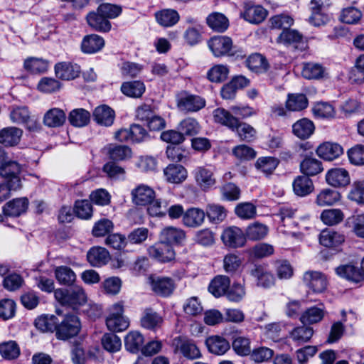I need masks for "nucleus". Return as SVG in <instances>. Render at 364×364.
I'll list each match as a JSON object with an SVG mask.
<instances>
[{
	"label": "nucleus",
	"instance_id": "1",
	"mask_svg": "<svg viewBox=\"0 0 364 364\" xmlns=\"http://www.w3.org/2000/svg\"><path fill=\"white\" fill-rule=\"evenodd\" d=\"M214 121L235 132L240 141L251 142L256 139L257 131L250 124L242 122L229 110L219 107L213 113Z\"/></svg>",
	"mask_w": 364,
	"mask_h": 364
},
{
	"label": "nucleus",
	"instance_id": "2",
	"mask_svg": "<svg viewBox=\"0 0 364 364\" xmlns=\"http://www.w3.org/2000/svg\"><path fill=\"white\" fill-rule=\"evenodd\" d=\"M55 299L63 306H68L73 310L84 305L87 297L85 289L81 286H74L70 289L59 288L55 290Z\"/></svg>",
	"mask_w": 364,
	"mask_h": 364
},
{
	"label": "nucleus",
	"instance_id": "3",
	"mask_svg": "<svg viewBox=\"0 0 364 364\" xmlns=\"http://www.w3.org/2000/svg\"><path fill=\"white\" fill-rule=\"evenodd\" d=\"M107 328L112 332L125 331L129 326V319L124 316V304L122 301L113 304L109 309L106 318Z\"/></svg>",
	"mask_w": 364,
	"mask_h": 364
},
{
	"label": "nucleus",
	"instance_id": "4",
	"mask_svg": "<svg viewBox=\"0 0 364 364\" xmlns=\"http://www.w3.org/2000/svg\"><path fill=\"white\" fill-rule=\"evenodd\" d=\"M205 105V100L200 95L183 91L177 96V108L184 114L197 112L203 109Z\"/></svg>",
	"mask_w": 364,
	"mask_h": 364
},
{
	"label": "nucleus",
	"instance_id": "5",
	"mask_svg": "<svg viewBox=\"0 0 364 364\" xmlns=\"http://www.w3.org/2000/svg\"><path fill=\"white\" fill-rule=\"evenodd\" d=\"M81 329L79 317L74 314H67L61 321H58L56 338L67 341L78 335Z\"/></svg>",
	"mask_w": 364,
	"mask_h": 364
},
{
	"label": "nucleus",
	"instance_id": "6",
	"mask_svg": "<svg viewBox=\"0 0 364 364\" xmlns=\"http://www.w3.org/2000/svg\"><path fill=\"white\" fill-rule=\"evenodd\" d=\"M149 138L146 129L138 124H132L129 129L122 128L114 134V139L121 142L140 143Z\"/></svg>",
	"mask_w": 364,
	"mask_h": 364
},
{
	"label": "nucleus",
	"instance_id": "7",
	"mask_svg": "<svg viewBox=\"0 0 364 364\" xmlns=\"http://www.w3.org/2000/svg\"><path fill=\"white\" fill-rule=\"evenodd\" d=\"M208 45L216 57L235 54L232 40L227 36H215L210 38Z\"/></svg>",
	"mask_w": 364,
	"mask_h": 364
},
{
	"label": "nucleus",
	"instance_id": "8",
	"mask_svg": "<svg viewBox=\"0 0 364 364\" xmlns=\"http://www.w3.org/2000/svg\"><path fill=\"white\" fill-rule=\"evenodd\" d=\"M277 215L280 218L282 225L286 228V230L282 231L285 233L294 232L298 227L300 219L298 209L288 205H283L279 208Z\"/></svg>",
	"mask_w": 364,
	"mask_h": 364
},
{
	"label": "nucleus",
	"instance_id": "9",
	"mask_svg": "<svg viewBox=\"0 0 364 364\" xmlns=\"http://www.w3.org/2000/svg\"><path fill=\"white\" fill-rule=\"evenodd\" d=\"M21 165L15 161L2 163L0 166V176L7 179V183L14 189L21 188Z\"/></svg>",
	"mask_w": 364,
	"mask_h": 364
},
{
	"label": "nucleus",
	"instance_id": "10",
	"mask_svg": "<svg viewBox=\"0 0 364 364\" xmlns=\"http://www.w3.org/2000/svg\"><path fill=\"white\" fill-rule=\"evenodd\" d=\"M221 240L223 244L230 248L242 247L245 245V234L242 229L236 226L225 228L222 235Z\"/></svg>",
	"mask_w": 364,
	"mask_h": 364
},
{
	"label": "nucleus",
	"instance_id": "11",
	"mask_svg": "<svg viewBox=\"0 0 364 364\" xmlns=\"http://www.w3.org/2000/svg\"><path fill=\"white\" fill-rule=\"evenodd\" d=\"M303 282L314 292L321 293L326 290L328 281L326 275L318 271H306L303 276Z\"/></svg>",
	"mask_w": 364,
	"mask_h": 364
},
{
	"label": "nucleus",
	"instance_id": "12",
	"mask_svg": "<svg viewBox=\"0 0 364 364\" xmlns=\"http://www.w3.org/2000/svg\"><path fill=\"white\" fill-rule=\"evenodd\" d=\"M149 280L151 290L160 296H169L176 287L173 279L170 277L151 276Z\"/></svg>",
	"mask_w": 364,
	"mask_h": 364
},
{
	"label": "nucleus",
	"instance_id": "13",
	"mask_svg": "<svg viewBox=\"0 0 364 364\" xmlns=\"http://www.w3.org/2000/svg\"><path fill=\"white\" fill-rule=\"evenodd\" d=\"M132 200L139 206L148 205L156 198L154 190L146 184H139L131 191Z\"/></svg>",
	"mask_w": 364,
	"mask_h": 364
},
{
	"label": "nucleus",
	"instance_id": "14",
	"mask_svg": "<svg viewBox=\"0 0 364 364\" xmlns=\"http://www.w3.org/2000/svg\"><path fill=\"white\" fill-rule=\"evenodd\" d=\"M173 343L176 346V350L188 359L193 360L201 356L199 348L191 339L178 336L173 340Z\"/></svg>",
	"mask_w": 364,
	"mask_h": 364
},
{
	"label": "nucleus",
	"instance_id": "15",
	"mask_svg": "<svg viewBox=\"0 0 364 364\" xmlns=\"http://www.w3.org/2000/svg\"><path fill=\"white\" fill-rule=\"evenodd\" d=\"M326 183L335 188L346 187L350 183L349 173L343 168H333L326 173Z\"/></svg>",
	"mask_w": 364,
	"mask_h": 364
},
{
	"label": "nucleus",
	"instance_id": "16",
	"mask_svg": "<svg viewBox=\"0 0 364 364\" xmlns=\"http://www.w3.org/2000/svg\"><path fill=\"white\" fill-rule=\"evenodd\" d=\"M316 153L324 161H332L343 154V149L338 143L325 141L316 148Z\"/></svg>",
	"mask_w": 364,
	"mask_h": 364
},
{
	"label": "nucleus",
	"instance_id": "17",
	"mask_svg": "<svg viewBox=\"0 0 364 364\" xmlns=\"http://www.w3.org/2000/svg\"><path fill=\"white\" fill-rule=\"evenodd\" d=\"M103 151L114 161H126L132 158V149L127 145L109 144L103 148Z\"/></svg>",
	"mask_w": 364,
	"mask_h": 364
},
{
	"label": "nucleus",
	"instance_id": "18",
	"mask_svg": "<svg viewBox=\"0 0 364 364\" xmlns=\"http://www.w3.org/2000/svg\"><path fill=\"white\" fill-rule=\"evenodd\" d=\"M249 272L256 281L257 286L268 288L274 283L273 274L264 265L254 264Z\"/></svg>",
	"mask_w": 364,
	"mask_h": 364
},
{
	"label": "nucleus",
	"instance_id": "19",
	"mask_svg": "<svg viewBox=\"0 0 364 364\" xmlns=\"http://www.w3.org/2000/svg\"><path fill=\"white\" fill-rule=\"evenodd\" d=\"M149 255L161 262H168L175 259V252L171 245L166 242H159L149 247Z\"/></svg>",
	"mask_w": 364,
	"mask_h": 364
},
{
	"label": "nucleus",
	"instance_id": "20",
	"mask_svg": "<svg viewBox=\"0 0 364 364\" xmlns=\"http://www.w3.org/2000/svg\"><path fill=\"white\" fill-rule=\"evenodd\" d=\"M86 21L88 26L95 31L107 33L112 28L110 21L101 12H99L98 9L89 12L86 16Z\"/></svg>",
	"mask_w": 364,
	"mask_h": 364
},
{
	"label": "nucleus",
	"instance_id": "21",
	"mask_svg": "<svg viewBox=\"0 0 364 364\" xmlns=\"http://www.w3.org/2000/svg\"><path fill=\"white\" fill-rule=\"evenodd\" d=\"M326 314L323 304L307 308L299 316L300 322L304 325H312L321 322Z\"/></svg>",
	"mask_w": 364,
	"mask_h": 364
},
{
	"label": "nucleus",
	"instance_id": "22",
	"mask_svg": "<svg viewBox=\"0 0 364 364\" xmlns=\"http://www.w3.org/2000/svg\"><path fill=\"white\" fill-rule=\"evenodd\" d=\"M278 41L285 45L293 46L295 49L303 50L306 44L303 35L298 31L291 29L282 31L278 38Z\"/></svg>",
	"mask_w": 364,
	"mask_h": 364
},
{
	"label": "nucleus",
	"instance_id": "23",
	"mask_svg": "<svg viewBox=\"0 0 364 364\" xmlns=\"http://www.w3.org/2000/svg\"><path fill=\"white\" fill-rule=\"evenodd\" d=\"M196 181L200 188L206 191L216 183V178L213 171L206 166H199L194 171Z\"/></svg>",
	"mask_w": 364,
	"mask_h": 364
},
{
	"label": "nucleus",
	"instance_id": "24",
	"mask_svg": "<svg viewBox=\"0 0 364 364\" xmlns=\"http://www.w3.org/2000/svg\"><path fill=\"white\" fill-rule=\"evenodd\" d=\"M267 11L262 6L254 5L251 3L245 4V10L242 14V17L247 21L258 24L262 23L267 17Z\"/></svg>",
	"mask_w": 364,
	"mask_h": 364
},
{
	"label": "nucleus",
	"instance_id": "25",
	"mask_svg": "<svg viewBox=\"0 0 364 364\" xmlns=\"http://www.w3.org/2000/svg\"><path fill=\"white\" fill-rule=\"evenodd\" d=\"M56 76L63 80H72L79 76L80 68L69 62L58 63L55 65Z\"/></svg>",
	"mask_w": 364,
	"mask_h": 364
},
{
	"label": "nucleus",
	"instance_id": "26",
	"mask_svg": "<svg viewBox=\"0 0 364 364\" xmlns=\"http://www.w3.org/2000/svg\"><path fill=\"white\" fill-rule=\"evenodd\" d=\"M205 343L210 353L218 355L225 354L230 348L228 340L218 335L208 336Z\"/></svg>",
	"mask_w": 364,
	"mask_h": 364
},
{
	"label": "nucleus",
	"instance_id": "27",
	"mask_svg": "<svg viewBox=\"0 0 364 364\" xmlns=\"http://www.w3.org/2000/svg\"><path fill=\"white\" fill-rule=\"evenodd\" d=\"M345 241V235L331 229L323 230L319 235V242L321 245L334 248L337 247Z\"/></svg>",
	"mask_w": 364,
	"mask_h": 364
},
{
	"label": "nucleus",
	"instance_id": "28",
	"mask_svg": "<svg viewBox=\"0 0 364 364\" xmlns=\"http://www.w3.org/2000/svg\"><path fill=\"white\" fill-rule=\"evenodd\" d=\"M246 66L257 74H263L269 69V63L263 55L255 53L251 54L245 60Z\"/></svg>",
	"mask_w": 364,
	"mask_h": 364
},
{
	"label": "nucleus",
	"instance_id": "29",
	"mask_svg": "<svg viewBox=\"0 0 364 364\" xmlns=\"http://www.w3.org/2000/svg\"><path fill=\"white\" fill-rule=\"evenodd\" d=\"M140 321L142 327L155 331L161 327L164 319L153 309L147 308L144 310Z\"/></svg>",
	"mask_w": 364,
	"mask_h": 364
},
{
	"label": "nucleus",
	"instance_id": "30",
	"mask_svg": "<svg viewBox=\"0 0 364 364\" xmlns=\"http://www.w3.org/2000/svg\"><path fill=\"white\" fill-rule=\"evenodd\" d=\"M205 213L198 208H188L183 214V224L188 228H196L205 221Z\"/></svg>",
	"mask_w": 364,
	"mask_h": 364
},
{
	"label": "nucleus",
	"instance_id": "31",
	"mask_svg": "<svg viewBox=\"0 0 364 364\" xmlns=\"http://www.w3.org/2000/svg\"><path fill=\"white\" fill-rule=\"evenodd\" d=\"M160 238L162 242L168 245L181 244L186 238V232L181 228L169 226L164 228L161 233Z\"/></svg>",
	"mask_w": 364,
	"mask_h": 364
},
{
	"label": "nucleus",
	"instance_id": "32",
	"mask_svg": "<svg viewBox=\"0 0 364 364\" xmlns=\"http://www.w3.org/2000/svg\"><path fill=\"white\" fill-rule=\"evenodd\" d=\"M230 287V279L225 275H218L210 282L208 290L215 297L226 294Z\"/></svg>",
	"mask_w": 364,
	"mask_h": 364
},
{
	"label": "nucleus",
	"instance_id": "33",
	"mask_svg": "<svg viewBox=\"0 0 364 364\" xmlns=\"http://www.w3.org/2000/svg\"><path fill=\"white\" fill-rule=\"evenodd\" d=\"M166 180L168 183L178 184L187 178V171L181 165L169 164L164 170Z\"/></svg>",
	"mask_w": 364,
	"mask_h": 364
},
{
	"label": "nucleus",
	"instance_id": "34",
	"mask_svg": "<svg viewBox=\"0 0 364 364\" xmlns=\"http://www.w3.org/2000/svg\"><path fill=\"white\" fill-rule=\"evenodd\" d=\"M156 22L163 27H171L180 20V15L175 9H164L154 14Z\"/></svg>",
	"mask_w": 364,
	"mask_h": 364
},
{
	"label": "nucleus",
	"instance_id": "35",
	"mask_svg": "<svg viewBox=\"0 0 364 364\" xmlns=\"http://www.w3.org/2000/svg\"><path fill=\"white\" fill-rule=\"evenodd\" d=\"M323 170L322 162L313 156H306L300 163V171L307 177L316 176Z\"/></svg>",
	"mask_w": 364,
	"mask_h": 364
},
{
	"label": "nucleus",
	"instance_id": "36",
	"mask_svg": "<svg viewBox=\"0 0 364 364\" xmlns=\"http://www.w3.org/2000/svg\"><path fill=\"white\" fill-rule=\"evenodd\" d=\"M87 259L92 267H101L108 262L109 253L104 247H93L88 251Z\"/></svg>",
	"mask_w": 364,
	"mask_h": 364
},
{
	"label": "nucleus",
	"instance_id": "37",
	"mask_svg": "<svg viewBox=\"0 0 364 364\" xmlns=\"http://www.w3.org/2000/svg\"><path fill=\"white\" fill-rule=\"evenodd\" d=\"M315 126L312 121L303 118L296 122L292 126L293 134L301 139L309 138L314 133Z\"/></svg>",
	"mask_w": 364,
	"mask_h": 364
},
{
	"label": "nucleus",
	"instance_id": "38",
	"mask_svg": "<svg viewBox=\"0 0 364 364\" xmlns=\"http://www.w3.org/2000/svg\"><path fill=\"white\" fill-rule=\"evenodd\" d=\"M105 46V40L97 34L85 36L81 43L82 51L85 53H95Z\"/></svg>",
	"mask_w": 364,
	"mask_h": 364
},
{
	"label": "nucleus",
	"instance_id": "39",
	"mask_svg": "<svg viewBox=\"0 0 364 364\" xmlns=\"http://www.w3.org/2000/svg\"><path fill=\"white\" fill-rule=\"evenodd\" d=\"M309 105L306 96L302 93H289L285 102L286 109L290 112H300Z\"/></svg>",
	"mask_w": 364,
	"mask_h": 364
},
{
	"label": "nucleus",
	"instance_id": "40",
	"mask_svg": "<svg viewBox=\"0 0 364 364\" xmlns=\"http://www.w3.org/2000/svg\"><path fill=\"white\" fill-rule=\"evenodd\" d=\"M336 272L340 277L356 283L364 279L361 269L352 264L341 265L336 269Z\"/></svg>",
	"mask_w": 364,
	"mask_h": 364
},
{
	"label": "nucleus",
	"instance_id": "41",
	"mask_svg": "<svg viewBox=\"0 0 364 364\" xmlns=\"http://www.w3.org/2000/svg\"><path fill=\"white\" fill-rule=\"evenodd\" d=\"M66 115L63 109L52 108L47 111L43 117V123L48 127H59L63 125Z\"/></svg>",
	"mask_w": 364,
	"mask_h": 364
},
{
	"label": "nucleus",
	"instance_id": "42",
	"mask_svg": "<svg viewBox=\"0 0 364 364\" xmlns=\"http://www.w3.org/2000/svg\"><path fill=\"white\" fill-rule=\"evenodd\" d=\"M93 117L99 124L111 126L114 122V112L107 105H101L95 109Z\"/></svg>",
	"mask_w": 364,
	"mask_h": 364
},
{
	"label": "nucleus",
	"instance_id": "43",
	"mask_svg": "<svg viewBox=\"0 0 364 364\" xmlns=\"http://www.w3.org/2000/svg\"><path fill=\"white\" fill-rule=\"evenodd\" d=\"M293 191L298 196H306L314 191L313 181L306 176H298L293 181Z\"/></svg>",
	"mask_w": 364,
	"mask_h": 364
},
{
	"label": "nucleus",
	"instance_id": "44",
	"mask_svg": "<svg viewBox=\"0 0 364 364\" xmlns=\"http://www.w3.org/2000/svg\"><path fill=\"white\" fill-rule=\"evenodd\" d=\"M55 277L61 285L70 287L76 281V274L74 271L68 266H58L54 269Z\"/></svg>",
	"mask_w": 364,
	"mask_h": 364
},
{
	"label": "nucleus",
	"instance_id": "45",
	"mask_svg": "<svg viewBox=\"0 0 364 364\" xmlns=\"http://www.w3.org/2000/svg\"><path fill=\"white\" fill-rule=\"evenodd\" d=\"M146 90L145 85L140 80L124 82L121 86L122 92L132 98H139Z\"/></svg>",
	"mask_w": 364,
	"mask_h": 364
},
{
	"label": "nucleus",
	"instance_id": "46",
	"mask_svg": "<svg viewBox=\"0 0 364 364\" xmlns=\"http://www.w3.org/2000/svg\"><path fill=\"white\" fill-rule=\"evenodd\" d=\"M22 131L16 127H7L0 131V143L6 146H13L18 144Z\"/></svg>",
	"mask_w": 364,
	"mask_h": 364
},
{
	"label": "nucleus",
	"instance_id": "47",
	"mask_svg": "<svg viewBox=\"0 0 364 364\" xmlns=\"http://www.w3.org/2000/svg\"><path fill=\"white\" fill-rule=\"evenodd\" d=\"M268 227L261 223L250 224L245 230V237L250 240L257 241L264 239L268 234Z\"/></svg>",
	"mask_w": 364,
	"mask_h": 364
},
{
	"label": "nucleus",
	"instance_id": "48",
	"mask_svg": "<svg viewBox=\"0 0 364 364\" xmlns=\"http://www.w3.org/2000/svg\"><path fill=\"white\" fill-rule=\"evenodd\" d=\"M58 321V318L54 315H44L35 320V326L42 332H55L56 334Z\"/></svg>",
	"mask_w": 364,
	"mask_h": 364
},
{
	"label": "nucleus",
	"instance_id": "49",
	"mask_svg": "<svg viewBox=\"0 0 364 364\" xmlns=\"http://www.w3.org/2000/svg\"><path fill=\"white\" fill-rule=\"evenodd\" d=\"M341 193L331 188H324L317 195L316 203L319 206L333 205L341 200Z\"/></svg>",
	"mask_w": 364,
	"mask_h": 364
},
{
	"label": "nucleus",
	"instance_id": "50",
	"mask_svg": "<svg viewBox=\"0 0 364 364\" xmlns=\"http://www.w3.org/2000/svg\"><path fill=\"white\" fill-rule=\"evenodd\" d=\"M313 328L308 325L295 327L290 332V338L296 343L301 345L310 341L314 335Z\"/></svg>",
	"mask_w": 364,
	"mask_h": 364
},
{
	"label": "nucleus",
	"instance_id": "51",
	"mask_svg": "<svg viewBox=\"0 0 364 364\" xmlns=\"http://www.w3.org/2000/svg\"><path fill=\"white\" fill-rule=\"evenodd\" d=\"M206 22L208 26L216 32H224L229 26V21L227 17L220 13H213L210 14Z\"/></svg>",
	"mask_w": 364,
	"mask_h": 364
},
{
	"label": "nucleus",
	"instance_id": "52",
	"mask_svg": "<svg viewBox=\"0 0 364 364\" xmlns=\"http://www.w3.org/2000/svg\"><path fill=\"white\" fill-rule=\"evenodd\" d=\"M21 353L19 346L14 341H9L0 343V355L8 360L17 358Z\"/></svg>",
	"mask_w": 364,
	"mask_h": 364
},
{
	"label": "nucleus",
	"instance_id": "53",
	"mask_svg": "<svg viewBox=\"0 0 364 364\" xmlns=\"http://www.w3.org/2000/svg\"><path fill=\"white\" fill-rule=\"evenodd\" d=\"M90 120V114L84 109H75L71 111L68 116V121L71 125L76 127H82L88 124Z\"/></svg>",
	"mask_w": 364,
	"mask_h": 364
},
{
	"label": "nucleus",
	"instance_id": "54",
	"mask_svg": "<svg viewBox=\"0 0 364 364\" xmlns=\"http://www.w3.org/2000/svg\"><path fill=\"white\" fill-rule=\"evenodd\" d=\"M167 158L173 162H185L189 158L188 151L178 145H169L166 150Z\"/></svg>",
	"mask_w": 364,
	"mask_h": 364
},
{
	"label": "nucleus",
	"instance_id": "55",
	"mask_svg": "<svg viewBox=\"0 0 364 364\" xmlns=\"http://www.w3.org/2000/svg\"><path fill=\"white\" fill-rule=\"evenodd\" d=\"M363 16L362 12L354 6H349L342 9L339 20L346 24H357Z\"/></svg>",
	"mask_w": 364,
	"mask_h": 364
},
{
	"label": "nucleus",
	"instance_id": "56",
	"mask_svg": "<svg viewBox=\"0 0 364 364\" xmlns=\"http://www.w3.org/2000/svg\"><path fill=\"white\" fill-rule=\"evenodd\" d=\"M125 347L131 353H137L144 342V336L139 332H129L125 337Z\"/></svg>",
	"mask_w": 364,
	"mask_h": 364
},
{
	"label": "nucleus",
	"instance_id": "57",
	"mask_svg": "<svg viewBox=\"0 0 364 364\" xmlns=\"http://www.w3.org/2000/svg\"><path fill=\"white\" fill-rule=\"evenodd\" d=\"M235 213L242 220H251L257 215V208L250 202L240 203L236 205Z\"/></svg>",
	"mask_w": 364,
	"mask_h": 364
},
{
	"label": "nucleus",
	"instance_id": "58",
	"mask_svg": "<svg viewBox=\"0 0 364 364\" xmlns=\"http://www.w3.org/2000/svg\"><path fill=\"white\" fill-rule=\"evenodd\" d=\"M344 214L340 209L333 208L322 211L321 220L327 225H335L343 221Z\"/></svg>",
	"mask_w": 364,
	"mask_h": 364
},
{
	"label": "nucleus",
	"instance_id": "59",
	"mask_svg": "<svg viewBox=\"0 0 364 364\" xmlns=\"http://www.w3.org/2000/svg\"><path fill=\"white\" fill-rule=\"evenodd\" d=\"M346 225L358 237L364 239V213L349 217L346 220Z\"/></svg>",
	"mask_w": 364,
	"mask_h": 364
},
{
	"label": "nucleus",
	"instance_id": "60",
	"mask_svg": "<svg viewBox=\"0 0 364 364\" xmlns=\"http://www.w3.org/2000/svg\"><path fill=\"white\" fill-rule=\"evenodd\" d=\"M278 164L279 161L274 157H260L257 160L255 167L264 174L270 175L276 169Z\"/></svg>",
	"mask_w": 364,
	"mask_h": 364
},
{
	"label": "nucleus",
	"instance_id": "61",
	"mask_svg": "<svg viewBox=\"0 0 364 364\" xmlns=\"http://www.w3.org/2000/svg\"><path fill=\"white\" fill-rule=\"evenodd\" d=\"M101 343L104 349L110 353L119 351L122 346L120 338L112 333H105L101 338Z\"/></svg>",
	"mask_w": 364,
	"mask_h": 364
},
{
	"label": "nucleus",
	"instance_id": "62",
	"mask_svg": "<svg viewBox=\"0 0 364 364\" xmlns=\"http://www.w3.org/2000/svg\"><path fill=\"white\" fill-rule=\"evenodd\" d=\"M178 128L184 136L196 135L200 130V124L193 117H187L183 119L180 122Z\"/></svg>",
	"mask_w": 364,
	"mask_h": 364
},
{
	"label": "nucleus",
	"instance_id": "63",
	"mask_svg": "<svg viewBox=\"0 0 364 364\" xmlns=\"http://www.w3.org/2000/svg\"><path fill=\"white\" fill-rule=\"evenodd\" d=\"M206 215L213 223L222 222L227 216L226 209L218 204H209L206 208Z\"/></svg>",
	"mask_w": 364,
	"mask_h": 364
},
{
	"label": "nucleus",
	"instance_id": "64",
	"mask_svg": "<svg viewBox=\"0 0 364 364\" xmlns=\"http://www.w3.org/2000/svg\"><path fill=\"white\" fill-rule=\"evenodd\" d=\"M294 22V20L291 16L284 14L274 16L269 19L272 28L282 29V31L289 29Z\"/></svg>",
	"mask_w": 364,
	"mask_h": 364
}]
</instances>
